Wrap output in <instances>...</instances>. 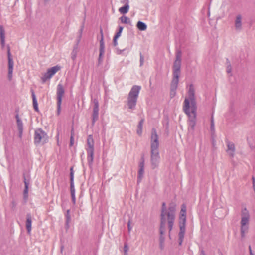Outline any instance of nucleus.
<instances>
[{
	"label": "nucleus",
	"mask_w": 255,
	"mask_h": 255,
	"mask_svg": "<svg viewBox=\"0 0 255 255\" xmlns=\"http://www.w3.org/2000/svg\"><path fill=\"white\" fill-rule=\"evenodd\" d=\"M32 96L33 100V107L36 111H38V103L36 100V96L33 91H32Z\"/></svg>",
	"instance_id": "nucleus-21"
},
{
	"label": "nucleus",
	"mask_w": 255,
	"mask_h": 255,
	"mask_svg": "<svg viewBox=\"0 0 255 255\" xmlns=\"http://www.w3.org/2000/svg\"><path fill=\"white\" fill-rule=\"evenodd\" d=\"M93 102L94 104V107H99V103L97 100L94 99Z\"/></svg>",
	"instance_id": "nucleus-35"
},
{
	"label": "nucleus",
	"mask_w": 255,
	"mask_h": 255,
	"mask_svg": "<svg viewBox=\"0 0 255 255\" xmlns=\"http://www.w3.org/2000/svg\"><path fill=\"white\" fill-rule=\"evenodd\" d=\"M181 57V52L178 51L176 53V59L174 62L173 67V74L180 75V74Z\"/></svg>",
	"instance_id": "nucleus-8"
},
{
	"label": "nucleus",
	"mask_w": 255,
	"mask_h": 255,
	"mask_svg": "<svg viewBox=\"0 0 255 255\" xmlns=\"http://www.w3.org/2000/svg\"><path fill=\"white\" fill-rule=\"evenodd\" d=\"M141 87L139 86H134L130 90L128 101V105L129 109H133L135 107Z\"/></svg>",
	"instance_id": "nucleus-5"
},
{
	"label": "nucleus",
	"mask_w": 255,
	"mask_h": 255,
	"mask_svg": "<svg viewBox=\"0 0 255 255\" xmlns=\"http://www.w3.org/2000/svg\"><path fill=\"white\" fill-rule=\"evenodd\" d=\"M143 122H144V120L143 119L141 120V121H140V122L138 125V129L137 130V133L139 135H140L142 133V129Z\"/></svg>",
	"instance_id": "nucleus-25"
},
{
	"label": "nucleus",
	"mask_w": 255,
	"mask_h": 255,
	"mask_svg": "<svg viewBox=\"0 0 255 255\" xmlns=\"http://www.w3.org/2000/svg\"><path fill=\"white\" fill-rule=\"evenodd\" d=\"M123 30V28L121 26L119 27V31L116 33L114 38V44L116 46L117 45V39L121 35V33Z\"/></svg>",
	"instance_id": "nucleus-22"
},
{
	"label": "nucleus",
	"mask_w": 255,
	"mask_h": 255,
	"mask_svg": "<svg viewBox=\"0 0 255 255\" xmlns=\"http://www.w3.org/2000/svg\"><path fill=\"white\" fill-rule=\"evenodd\" d=\"M121 2L125 5L124 6L119 8V12L123 14L127 13L129 9V0H121Z\"/></svg>",
	"instance_id": "nucleus-12"
},
{
	"label": "nucleus",
	"mask_w": 255,
	"mask_h": 255,
	"mask_svg": "<svg viewBox=\"0 0 255 255\" xmlns=\"http://www.w3.org/2000/svg\"><path fill=\"white\" fill-rule=\"evenodd\" d=\"M235 27L237 29H241L242 27V16L240 15L237 16L235 20Z\"/></svg>",
	"instance_id": "nucleus-19"
},
{
	"label": "nucleus",
	"mask_w": 255,
	"mask_h": 255,
	"mask_svg": "<svg viewBox=\"0 0 255 255\" xmlns=\"http://www.w3.org/2000/svg\"><path fill=\"white\" fill-rule=\"evenodd\" d=\"M176 214V205L170 204L168 208L165 203H162L161 213L160 234H163L165 231L166 222L167 221L169 231L172 229Z\"/></svg>",
	"instance_id": "nucleus-1"
},
{
	"label": "nucleus",
	"mask_w": 255,
	"mask_h": 255,
	"mask_svg": "<svg viewBox=\"0 0 255 255\" xmlns=\"http://www.w3.org/2000/svg\"><path fill=\"white\" fill-rule=\"evenodd\" d=\"M4 35H5L4 30L3 29V27L1 26L0 27V38L5 37Z\"/></svg>",
	"instance_id": "nucleus-30"
},
{
	"label": "nucleus",
	"mask_w": 255,
	"mask_h": 255,
	"mask_svg": "<svg viewBox=\"0 0 255 255\" xmlns=\"http://www.w3.org/2000/svg\"><path fill=\"white\" fill-rule=\"evenodd\" d=\"M47 134L41 129H38L35 131L34 142L36 144L42 143L44 144L48 141Z\"/></svg>",
	"instance_id": "nucleus-6"
},
{
	"label": "nucleus",
	"mask_w": 255,
	"mask_h": 255,
	"mask_svg": "<svg viewBox=\"0 0 255 255\" xmlns=\"http://www.w3.org/2000/svg\"><path fill=\"white\" fill-rule=\"evenodd\" d=\"M64 93V88L61 84H58L57 89V106H58V114H59L60 111L61 104L62 103V97Z\"/></svg>",
	"instance_id": "nucleus-9"
},
{
	"label": "nucleus",
	"mask_w": 255,
	"mask_h": 255,
	"mask_svg": "<svg viewBox=\"0 0 255 255\" xmlns=\"http://www.w3.org/2000/svg\"><path fill=\"white\" fill-rule=\"evenodd\" d=\"M179 220L180 224H185L186 220V206L184 204H183L181 206Z\"/></svg>",
	"instance_id": "nucleus-13"
},
{
	"label": "nucleus",
	"mask_w": 255,
	"mask_h": 255,
	"mask_svg": "<svg viewBox=\"0 0 255 255\" xmlns=\"http://www.w3.org/2000/svg\"><path fill=\"white\" fill-rule=\"evenodd\" d=\"M87 149H94V140L92 135H89L87 138Z\"/></svg>",
	"instance_id": "nucleus-20"
},
{
	"label": "nucleus",
	"mask_w": 255,
	"mask_h": 255,
	"mask_svg": "<svg viewBox=\"0 0 255 255\" xmlns=\"http://www.w3.org/2000/svg\"><path fill=\"white\" fill-rule=\"evenodd\" d=\"M93 119L94 120H96L98 118V112H93Z\"/></svg>",
	"instance_id": "nucleus-34"
},
{
	"label": "nucleus",
	"mask_w": 255,
	"mask_h": 255,
	"mask_svg": "<svg viewBox=\"0 0 255 255\" xmlns=\"http://www.w3.org/2000/svg\"><path fill=\"white\" fill-rule=\"evenodd\" d=\"M32 219L30 214L27 215L26 226L27 232L29 234L30 233L31 231Z\"/></svg>",
	"instance_id": "nucleus-17"
},
{
	"label": "nucleus",
	"mask_w": 255,
	"mask_h": 255,
	"mask_svg": "<svg viewBox=\"0 0 255 255\" xmlns=\"http://www.w3.org/2000/svg\"><path fill=\"white\" fill-rule=\"evenodd\" d=\"M185 232V224H180V232L179 233V237L180 240L179 244L181 245L183 240L184 234Z\"/></svg>",
	"instance_id": "nucleus-16"
},
{
	"label": "nucleus",
	"mask_w": 255,
	"mask_h": 255,
	"mask_svg": "<svg viewBox=\"0 0 255 255\" xmlns=\"http://www.w3.org/2000/svg\"><path fill=\"white\" fill-rule=\"evenodd\" d=\"M128 230L130 231L131 230V227H130V223L128 222Z\"/></svg>",
	"instance_id": "nucleus-43"
},
{
	"label": "nucleus",
	"mask_w": 255,
	"mask_h": 255,
	"mask_svg": "<svg viewBox=\"0 0 255 255\" xmlns=\"http://www.w3.org/2000/svg\"><path fill=\"white\" fill-rule=\"evenodd\" d=\"M227 152L228 153V155L230 157H233L234 155L235 152V145L233 143L228 141L227 142Z\"/></svg>",
	"instance_id": "nucleus-14"
},
{
	"label": "nucleus",
	"mask_w": 255,
	"mask_h": 255,
	"mask_svg": "<svg viewBox=\"0 0 255 255\" xmlns=\"http://www.w3.org/2000/svg\"><path fill=\"white\" fill-rule=\"evenodd\" d=\"M249 251H250V255H254V254L252 252L251 246H249Z\"/></svg>",
	"instance_id": "nucleus-41"
},
{
	"label": "nucleus",
	"mask_w": 255,
	"mask_h": 255,
	"mask_svg": "<svg viewBox=\"0 0 255 255\" xmlns=\"http://www.w3.org/2000/svg\"><path fill=\"white\" fill-rule=\"evenodd\" d=\"M137 28L141 31H145L147 29V25L141 21H138L137 23Z\"/></svg>",
	"instance_id": "nucleus-23"
},
{
	"label": "nucleus",
	"mask_w": 255,
	"mask_h": 255,
	"mask_svg": "<svg viewBox=\"0 0 255 255\" xmlns=\"http://www.w3.org/2000/svg\"><path fill=\"white\" fill-rule=\"evenodd\" d=\"M71 195H72V198H73V200L74 202H75V195H74V189H72L71 190Z\"/></svg>",
	"instance_id": "nucleus-37"
},
{
	"label": "nucleus",
	"mask_w": 255,
	"mask_h": 255,
	"mask_svg": "<svg viewBox=\"0 0 255 255\" xmlns=\"http://www.w3.org/2000/svg\"><path fill=\"white\" fill-rule=\"evenodd\" d=\"M100 54H99V57L101 58L102 55L103 54L104 52V43L103 41V37L101 39L100 41Z\"/></svg>",
	"instance_id": "nucleus-24"
},
{
	"label": "nucleus",
	"mask_w": 255,
	"mask_h": 255,
	"mask_svg": "<svg viewBox=\"0 0 255 255\" xmlns=\"http://www.w3.org/2000/svg\"><path fill=\"white\" fill-rule=\"evenodd\" d=\"M14 62L13 59L8 60V78L9 81L11 80L12 78V73L13 70Z\"/></svg>",
	"instance_id": "nucleus-15"
},
{
	"label": "nucleus",
	"mask_w": 255,
	"mask_h": 255,
	"mask_svg": "<svg viewBox=\"0 0 255 255\" xmlns=\"http://www.w3.org/2000/svg\"><path fill=\"white\" fill-rule=\"evenodd\" d=\"M74 134L73 130L72 129L71 131V137H70V146H72L74 144Z\"/></svg>",
	"instance_id": "nucleus-29"
},
{
	"label": "nucleus",
	"mask_w": 255,
	"mask_h": 255,
	"mask_svg": "<svg viewBox=\"0 0 255 255\" xmlns=\"http://www.w3.org/2000/svg\"><path fill=\"white\" fill-rule=\"evenodd\" d=\"M183 110L187 115L197 114L194 89L192 85L189 86L187 94L184 101Z\"/></svg>",
	"instance_id": "nucleus-2"
},
{
	"label": "nucleus",
	"mask_w": 255,
	"mask_h": 255,
	"mask_svg": "<svg viewBox=\"0 0 255 255\" xmlns=\"http://www.w3.org/2000/svg\"><path fill=\"white\" fill-rule=\"evenodd\" d=\"M7 55H8V60H10V59H12L11 53H10V48L8 47V50H7Z\"/></svg>",
	"instance_id": "nucleus-33"
},
{
	"label": "nucleus",
	"mask_w": 255,
	"mask_h": 255,
	"mask_svg": "<svg viewBox=\"0 0 255 255\" xmlns=\"http://www.w3.org/2000/svg\"><path fill=\"white\" fill-rule=\"evenodd\" d=\"M70 176H71V178H70L71 182H73V178H74V175L72 172H71Z\"/></svg>",
	"instance_id": "nucleus-39"
},
{
	"label": "nucleus",
	"mask_w": 255,
	"mask_h": 255,
	"mask_svg": "<svg viewBox=\"0 0 255 255\" xmlns=\"http://www.w3.org/2000/svg\"><path fill=\"white\" fill-rule=\"evenodd\" d=\"M17 124L19 130H22V122L21 120L20 119L18 115H16V116Z\"/></svg>",
	"instance_id": "nucleus-27"
},
{
	"label": "nucleus",
	"mask_w": 255,
	"mask_h": 255,
	"mask_svg": "<svg viewBox=\"0 0 255 255\" xmlns=\"http://www.w3.org/2000/svg\"><path fill=\"white\" fill-rule=\"evenodd\" d=\"M25 184V189H24V194H27L28 192V183L26 181H24Z\"/></svg>",
	"instance_id": "nucleus-32"
},
{
	"label": "nucleus",
	"mask_w": 255,
	"mask_h": 255,
	"mask_svg": "<svg viewBox=\"0 0 255 255\" xmlns=\"http://www.w3.org/2000/svg\"><path fill=\"white\" fill-rule=\"evenodd\" d=\"M61 67L58 65L48 69L47 72L45 73L41 77L42 82L44 83L47 80L50 79L56 72L59 71Z\"/></svg>",
	"instance_id": "nucleus-7"
},
{
	"label": "nucleus",
	"mask_w": 255,
	"mask_h": 255,
	"mask_svg": "<svg viewBox=\"0 0 255 255\" xmlns=\"http://www.w3.org/2000/svg\"><path fill=\"white\" fill-rule=\"evenodd\" d=\"M73 182H71V190H72V189H74V188H73Z\"/></svg>",
	"instance_id": "nucleus-42"
},
{
	"label": "nucleus",
	"mask_w": 255,
	"mask_h": 255,
	"mask_svg": "<svg viewBox=\"0 0 255 255\" xmlns=\"http://www.w3.org/2000/svg\"><path fill=\"white\" fill-rule=\"evenodd\" d=\"M179 75H180L178 74H173V77L171 84V93L173 96H174L175 94V90L177 88Z\"/></svg>",
	"instance_id": "nucleus-11"
},
{
	"label": "nucleus",
	"mask_w": 255,
	"mask_h": 255,
	"mask_svg": "<svg viewBox=\"0 0 255 255\" xmlns=\"http://www.w3.org/2000/svg\"><path fill=\"white\" fill-rule=\"evenodd\" d=\"M196 115L197 114L187 115L188 117L187 120L188 130L189 131H193L195 129L196 124Z\"/></svg>",
	"instance_id": "nucleus-10"
},
{
	"label": "nucleus",
	"mask_w": 255,
	"mask_h": 255,
	"mask_svg": "<svg viewBox=\"0 0 255 255\" xmlns=\"http://www.w3.org/2000/svg\"><path fill=\"white\" fill-rule=\"evenodd\" d=\"M159 142L158 137L155 130L153 129L152 131L151 137V162L152 168L155 169L159 163L160 156L158 151Z\"/></svg>",
	"instance_id": "nucleus-3"
},
{
	"label": "nucleus",
	"mask_w": 255,
	"mask_h": 255,
	"mask_svg": "<svg viewBox=\"0 0 255 255\" xmlns=\"http://www.w3.org/2000/svg\"><path fill=\"white\" fill-rule=\"evenodd\" d=\"M241 236L244 237L245 233L249 229V224L250 221V215L246 208H244L241 211Z\"/></svg>",
	"instance_id": "nucleus-4"
},
{
	"label": "nucleus",
	"mask_w": 255,
	"mask_h": 255,
	"mask_svg": "<svg viewBox=\"0 0 255 255\" xmlns=\"http://www.w3.org/2000/svg\"><path fill=\"white\" fill-rule=\"evenodd\" d=\"M87 160L90 163H92L94 159V149H87Z\"/></svg>",
	"instance_id": "nucleus-18"
},
{
	"label": "nucleus",
	"mask_w": 255,
	"mask_h": 255,
	"mask_svg": "<svg viewBox=\"0 0 255 255\" xmlns=\"http://www.w3.org/2000/svg\"><path fill=\"white\" fill-rule=\"evenodd\" d=\"M2 45L3 46L5 44V37L0 38Z\"/></svg>",
	"instance_id": "nucleus-38"
},
{
	"label": "nucleus",
	"mask_w": 255,
	"mask_h": 255,
	"mask_svg": "<svg viewBox=\"0 0 255 255\" xmlns=\"http://www.w3.org/2000/svg\"><path fill=\"white\" fill-rule=\"evenodd\" d=\"M144 173V163H141L140 165V169L139 171V177L141 178Z\"/></svg>",
	"instance_id": "nucleus-28"
},
{
	"label": "nucleus",
	"mask_w": 255,
	"mask_h": 255,
	"mask_svg": "<svg viewBox=\"0 0 255 255\" xmlns=\"http://www.w3.org/2000/svg\"><path fill=\"white\" fill-rule=\"evenodd\" d=\"M230 69H228V72H230Z\"/></svg>",
	"instance_id": "nucleus-44"
},
{
	"label": "nucleus",
	"mask_w": 255,
	"mask_h": 255,
	"mask_svg": "<svg viewBox=\"0 0 255 255\" xmlns=\"http://www.w3.org/2000/svg\"><path fill=\"white\" fill-rule=\"evenodd\" d=\"M93 112H99V107H94Z\"/></svg>",
	"instance_id": "nucleus-40"
},
{
	"label": "nucleus",
	"mask_w": 255,
	"mask_h": 255,
	"mask_svg": "<svg viewBox=\"0 0 255 255\" xmlns=\"http://www.w3.org/2000/svg\"><path fill=\"white\" fill-rule=\"evenodd\" d=\"M120 20L122 23L125 24H129L130 22V20L129 18L127 17L126 16H122L120 18Z\"/></svg>",
	"instance_id": "nucleus-26"
},
{
	"label": "nucleus",
	"mask_w": 255,
	"mask_h": 255,
	"mask_svg": "<svg viewBox=\"0 0 255 255\" xmlns=\"http://www.w3.org/2000/svg\"><path fill=\"white\" fill-rule=\"evenodd\" d=\"M140 65H142L143 64V62H144V58L143 57L142 55H140Z\"/></svg>",
	"instance_id": "nucleus-36"
},
{
	"label": "nucleus",
	"mask_w": 255,
	"mask_h": 255,
	"mask_svg": "<svg viewBox=\"0 0 255 255\" xmlns=\"http://www.w3.org/2000/svg\"><path fill=\"white\" fill-rule=\"evenodd\" d=\"M128 246L127 245L125 244L124 245V254H125V255H128Z\"/></svg>",
	"instance_id": "nucleus-31"
}]
</instances>
